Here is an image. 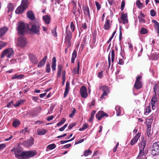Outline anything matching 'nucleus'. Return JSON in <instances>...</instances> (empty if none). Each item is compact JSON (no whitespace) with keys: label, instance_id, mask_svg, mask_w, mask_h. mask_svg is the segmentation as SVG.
Here are the masks:
<instances>
[{"label":"nucleus","instance_id":"nucleus-1","mask_svg":"<svg viewBox=\"0 0 159 159\" xmlns=\"http://www.w3.org/2000/svg\"><path fill=\"white\" fill-rule=\"evenodd\" d=\"M31 27L30 30L34 34L38 35L40 34V26L39 23L37 20L32 21L30 24Z\"/></svg>","mask_w":159,"mask_h":159},{"label":"nucleus","instance_id":"nucleus-2","mask_svg":"<svg viewBox=\"0 0 159 159\" xmlns=\"http://www.w3.org/2000/svg\"><path fill=\"white\" fill-rule=\"evenodd\" d=\"M22 148L18 146L17 148H14L11 150V151H14L15 156L19 159L24 158V152H22Z\"/></svg>","mask_w":159,"mask_h":159},{"label":"nucleus","instance_id":"nucleus-3","mask_svg":"<svg viewBox=\"0 0 159 159\" xmlns=\"http://www.w3.org/2000/svg\"><path fill=\"white\" fill-rule=\"evenodd\" d=\"M28 28V25L27 24L20 22L18 27V32L19 34L23 35H24L27 31Z\"/></svg>","mask_w":159,"mask_h":159},{"label":"nucleus","instance_id":"nucleus-4","mask_svg":"<svg viewBox=\"0 0 159 159\" xmlns=\"http://www.w3.org/2000/svg\"><path fill=\"white\" fill-rule=\"evenodd\" d=\"M27 44V42L26 38L23 36H20L18 39L17 45L23 48L25 47Z\"/></svg>","mask_w":159,"mask_h":159},{"label":"nucleus","instance_id":"nucleus-5","mask_svg":"<svg viewBox=\"0 0 159 159\" xmlns=\"http://www.w3.org/2000/svg\"><path fill=\"white\" fill-rule=\"evenodd\" d=\"M152 146L151 154L153 156L159 155V142L154 143Z\"/></svg>","mask_w":159,"mask_h":159},{"label":"nucleus","instance_id":"nucleus-6","mask_svg":"<svg viewBox=\"0 0 159 159\" xmlns=\"http://www.w3.org/2000/svg\"><path fill=\"white\" fill-rule=\"evenodd\" d=\"M14 52L13 50L11 48L6 49L4 50L1 54V58H3L5 56L7 57L10 58L13 55Z\"/></svg>","mask_w":159,"mask_h":159},{"label":"nucleus","instance_id":"nucleus-7","mask_svg":"<svg viewBox=\"0 0 159 159\" xmlns=\"http://www.w3.org/2000/svg\"><path fill=\"white\" fill-rule=\"evenodd\" d=\"M142 78V76L141 75L137 77L134 85V87L135 89H139L142 87L143 85L141 82Z\"/></svg>","mask_w":159,"mask_h":159},{"label":"nucleus","instance_id":"nucleus-8","mask_svg":"<svg viewBox=\"0 0 159 159\" xmlns=\"http://www.w3.org/2000/svg\"><path fill=\"white\" fill-rule=\"evenodd\" d=\"M37 154V152L35 150L26 151L24 152V156L23 159L29 158L33 157Z\"/></svg>","mask_w":159,"mask_h":159},{"label":"nucleus","instance_id":"nucleus-9","mask_svg":"<svg viewBox=\"0 0 159 159\" xmlns=\"http://www.w3.org/2000/svg\"><path fill=\"white\" fill-rule=\"evenodd\" d=\"M68 26L66 28V37L65 38V42L68 45V47L70 45V41L72 38V33L70 31H68Z\"/></svg>","mask_w":159,"mask_h":159},{"label":"nucleus","instance_id":"nucleus-10","mask_svg":"<svg viewBox=\"0 0 159 159\" xmlns=\"http://www.w3.org/2000/svg\"><path fill=\"white\" fill-rule=\"evenodd\" d=\"M100 89H102V90L103 92V93L101 95L100 98V100L101 101L104 98V97L105 96H107V95L109 92V90L108 87L106 86H101L100 87Z\"/></svg>","mask_w":159,"mask_h":159},{"label":"nucleus","instance_id":"nucleus-11","mask_svg":"<svg viewBox=\"0 0 159 159\" xmlns=\"http://www.w3.org/2000/svg\"><path fill=\"white\" fill-rule=\"evenodd\" d=\"M34 143V139L30 137V139L27 141L23 142V144L25 147H29L33 145Z\"/></svg>","mask_w":159,"mask_h":159},{"label":"nucleus","instance_id":"nucleus-12","mask_svg":"<svg viewBox=\"0 0 159 159\" xmlns=\"http://www.w3.org/2000/svg\"><path fill=\"white\" fill-rule=\"evenodd\" d=\"M146 141L145 140L142 141L139 144V152L144 154V150L146 146Z\"/></svg>","mask_w":159,"mask_h":159},{"label":"nucleus","instance_id":"nucleus-13","mask_svg":"<svg viewBox=\"0 0 159 159\" xmlns=\"http://www.w3.org/2000/svg\"><path fill=\"white\" fill-rule=\"evenodd\" d=\"M80 92L82 98H85L87 97L88 93L85 87L84 86H82L80 89Z\"/></svg>","mask_w":159,"mask_h":159},{"label":"nucleus","instance_id":"nucleus-14","mask_svg":"<svg viewBox=\"0 0 159 159\" xmlns=\"http://www.w3.org/2000/svg\"><path fill=\"white\" fill-rule=\"evenodd\" d=\"M141 135L140 133H138L134 136V138L131 140L130 144L132 145H134L138 140Z\"/></svg>","mask_w":159,"mask_h":159},{"label":"nucleus","instance_id":"nucleus-15","mask_svg":"<svg viewBox=\"0 0 159 159\" xmlns=\"http://www.w3.org/2000/svg\"><path fill=\"white\" fill-rule=\"evenodd\" d=\"M156 95H153L151 99V104L152 110H154L156 108L155 103L157 102Z\"/></svg>","mask_w":159,"mask_h":159},{"label":"nucleus","instance_id":"nucleus-16","mask_svg":"<svg viewBox=\"0 0 159 159\" xmlns=\"http://www.w3.org/2000/svg\"><path fill=\"white\" fill-rule=\"evenodd\" d=\"M26 15L27 17L31 19L32 21L35 20L34 19L35 18V17L34 16V14L32 11H28L26 13Z\"/></svg>","mask_w":159,"mask_h":159},{"label":"nucleus","instance_id":"nucleus-17","mask_svg":"<svg viewBox=\"0 0 159 159\" xmlns=\"http://www.w3.org/2000/svg\"><path fill=\"white\" fill-rule=\"evenodd\" d=\"M29 57L31 61L33 64H36L38 61L37 58L33 54H31L30 55Z\"/></svg>","mask_w":159,"mask_h":159},{"label":"nucleus","instance_id":"nucleus-18","mask_svg":"<svg viewBox=\"0 0 159 159\" xmlns=\"http://www.w3.org/2000/svg\"><path fill=\"white\" fill-rule=\"evenodd\" d=\"M120 19L122 20V22L124 24H126L128 22L127 16L126 14H122Z\"/></svg>","mask_w":159,"mask_h":159},{"label":"nucleus","instance_id":"nucleus-19","mask_svg":"<svg viewBox=\"0 0 159 159\" xmlns=\"http://www.w3.org/2000/svg\"><path fill=\"white\" fill-rule=\"evenodd\" d=\"M47 58L46 56H45L39 63L38 65V67H40L43 66L45 64Z\"/></svg>","mask_w":159,"mask_h":159},{"label":"nucleus","instance_id":"nucleus-20","mask_svg":"<svg viewBox=\"0 0 159 159\" xmlns=\"http://www.w3.org/2000/svg\"><path fill=\"white\" fill-rule=\"evenodd\" d=\"M25 9L22 7L20 6L16 10L15 12L16 14H20L22 13Z\"/></svg>","mask_w":159,"mask_h":159},{"label":"nucleus","instance_id":"nucleus-21","mask_svg":"<svg viewBox=\"0 0 159 159\" xmlns=\"http://www.w3.org/2000/svg\"><path fill=\"white\" fill-rule=\"evenodd\" d=\"M152 22L154 24V27L156 31L157 32V33L158 34V35H159V23L155 20H152Z\"/></svg>","mask_w":159,"mask_h":159},{"label":"nucleus","instance_id":"nucleus-22","mask_svg":"<svg viewBox=\"0 0 159 159\" xmlns=\"http://www.w3.org/2000/svg\"><path fill=\"white\" fill-rule=\"evenodd\" d=\"M43 18L46 24H48L50 23V17L49 16L47 15L44 16H43Z\"/></svg>","mask_w":159,"mask_h":159},{"label":"nucleus","instance_id":"nucleus-23","mask_svg":"<svg viewBox=\"0 0 159 159\" xmlns=\"http://www.w3.org/2000/svg\"><path fill=\"white\" fill-rule=\"evenodd\" d=\"M52 70H56V59L55 57H54L52 59Z\"/></svg>","mask_w":159,"mask_h":159},{"label":"nucleus","instance_id":"nucleus-24","mask_svg":"<svg viewBox=\"0 0 159 159\" xmlns=\"http://www.w3.org/2000/svg\"><path fill=\"white\" fill-rule=\"evenodd\" d=\"M63 68L62 66L61 65H58L57 66V76L58 77H60L61 75V73Z\"/></svg>","mask_w":159,"mask_h":159},{"label":"nucleus","instance_id":"nucleus-25","mask_svg":"<svg viewBox=\"0 0 159 159\" xmlns=\"http://www.w3.org/2000/svg\"><path fill=\"white\" fill-rule=\"evenodd\" d=\"M8 29L6 27H3L0 29V37H2L6 33Z\"/></svg>","mask_w":159,"mask_h":159},{"label":"nucleus","instance_id":"nucleus-26","mask_svg":"<svg viewBox=\"0 0 159 159\" xmlns=\"http://www.w3.org/2000/svg\"><path fill=\"white\" fill-rule=\"evenodd\" d=\"M83 10L84 14L89 18H90V11L89 8L88 7H85L83 9Z\"/></svg>","mask_w":159,"mask_h":159},{"label":"nucleus","instance_id":"nucleus-27","mask_svg":"<svg viewBox=\"0 0 159 159\" xmlns=\"http://www.w3.org/2000/svg\"><path fill=\"white\" fill-rule=\"evenodd\" d=\"M110 20L108 19L105 22L104 25V28L105 30H108L110 29L111 27V25L110 24Z\"/></svg>","mask_w":159,"mask_h":159},{"label":"nucleus","instance_id":"nucleus-28","mask_svg":"<svg viewBox=\"0 0 159 159\" xmlns=\"http://www.w3.org/2000/svg\"><path fill=\"white\" fill-rule=\"evenodd\" d=\"M77 52L75 50L72 54V56L71 59V62L72 63H74L75 60L77 57Z\"/></svg>","mask_w":159,"mask_h":159},{"label":"nucleus","instance_id":"nucleus-29","mask_svg":"<svg viewBox=\"0 0 159 159\" xmlns=\"http://www.w3.org/2000/svg\"><path fill=\"white\" fill-rule=\"evenodd\" d=\"M37 132L38 135H43L46 133V130L43 129H37Z\"/></svg>","mask_w":159,"mask_h":159},{"label":"nucleus","instance_id":"nucleus-30","mask_svg":"<svg viewBox=\"0 0 159 159\" xmlns=\"http://www.w3.org/2000/svg\"><path fill=\"white\" fill-rule=\"evenodd\" d=\"M27 3L28 1L27 0H22L20 6L26 9L28 6Z\"/></svg>","mask_w":159,"mask_h":159},{"label":"nucleus","instance_id":"nucleus-31","mask_svg":"<svg viewBox=\"0 0 159 159\" xmlns=\"http://www.w3.org/2000/svg\"><path fill=\"white\" fill-rule=\"evenodd\" d=\"M25 101V100L23 99H20L16 103L13 105L15 107H18L20 104L23 103Z\"/></svg>","mask_w":159,"mask_h":159},{"label":"nucleus","instance_id":"nucleus-32","mask_svg":"<svg viewBox=\"0 0 159 159\" xmlns=\"http://www.w3.org/2000/svg\"><path fill=\"white\" fill-rule=\"evenodd\" d=\"M7 8H8L7 12H8L12 11L14 9L13 4L10 3H9L7 5Z\"/></svg>","mask_w":159,"mask_h":159},{"label":"nucleus","instance_id":"nucleus-33","mask_svg":"<svg viewBox=\"0 0 159 159\" xmlns=\"http://www.w3.org/2000/svg\"><path fill=\"white\" fill-rule=\"evenodd\" d=\"M56 147V146L55 144L53 143L48 145L46 148L47 151H48L49 150H52L54 149Z\"/></svg>","mask_w":159,"mask_h":159},{"label":"nucleus","instance_id":"nucleus-34","mask_svg":"<svg viewBox=\"0 0 159 159\" xmlns=\"http://www.w3.org/2000/svg\"><path fill=\"white\" fill-rule=\"evenodd\" d=\"M24 76V75H17L16 74H15L13 76L11 77V79L13 80L15 79H21Z\"/></svg>","mask_w":159,"mask_h":159},{"label":"nucleus","instance_id":"nucleus-35","mask_svg":"<svg viewBox=\"0 0 159 159\" xmlns=\"http://www.w3.org/2000/svg\"><path fill=\"white\" fill-rule=\"evenodd\" d=\"M115 56V52L114 50L113 49H112L111 51V58L112 63H113L114 61ZM113 64L112 63L111 64V67L113 66Z\"/></svg>","mask_w":159,"mask_h":159},{"label":"nucleus","instance_id":"nucleus-36","mask_svg":"<svg viewBox=\"0 0 159 159\" xmlns=\"http://www.w3.org/2000/svg\"><path fill=\"white\" fill-rule=\"evenodd\" d=\"M20 121L15 120L13 122V125L14 127H16L20 124Z\"/></svg>","mask_w":159,"mask_h":159},{"label":"nucleus","instance_id":"nucleus-37","mask_svg":"<svg viewBox=\"0 0 159 159\" xmlns=\"http://www.w3.org/2000/svg\"><path fill=\"white\" fill-rule=\"evenodd\" d=\"M115 109L116 111V115L118 116H119L121 114V111L120 107L119 106H116Z\"/></svg>","mask_w":159,"mask_h":159},{"label":"nucleus","instance_id":"nucleus-38","mask_svg":"<svg viewBox=\"0 0 159 159\" xmlns=\"http://www.w3.org/2000/svg\"><path fill=\"white\" fill-rule=\"evenodd\" d=\"M88 127V124L86 123H85L79 129V130L80 131H83L87 128Z\"/></svg>","mask_w":159,"mask_h":159},{"label":"nucleus","instance_id":"nucleus-39","mask_svg":"<svg viewBox=\"0 0 159 159\" xmlns=\"http://www.w3.org/2000/svg\"><path fill=\"white\" fill-rule=\"evenodd\" d=\"M92 152L89 149L88 150H86L84 151V155L85 156H87L89 155H91Z\"/></svg>","mask_w":159,"mask_h":159},{"label":"nucleus","instance_id":"nucleus-40","mask_svg":"<svg viewBox=\"0 0 159 159\" xmlns=\"http://www.w3.org/2000/svg\"><path fill=\"white\" fill-rule=\"evenodd\" d=\"M136 5L139 8H142L143 7V4L140 2L139 0H138L136 2Z\"/></svg>","mask_w":159,"mask_h":159},{"label":"nucleus","instance_id":"nucleus-41","mask_svg":"<svg viewBox=\"0 0 159 159\" xmlns=\"http://www.w3.org/2000/svg\"><path fill=\"white\" fill-rule=\"evenodd\" d=\"M148 31L147 30L144 28H142L141 30L140 31V32L142 33V34H145L147 33Z\"/></svg>","mask_w":159,"mask_h":159},{"label":"nucleus","instance_id":"nucleus-42","mask_svg":"<svg viewBox=\"0 0 159 159\" xmlns=\"http://www.w3.org/2000/svg\"><path fill=\"white\" fill-rule=\"evenodd\" d=\"M50 71V65L49 63L47 64L46 66V72L47 73H49Z\"/></svg>","mask_w":159,"mask_h":159},{"label":"nucleus","instance_id":"nucleus-43","mask_svg":"<svg viewBox=\"0 0 159 159\" xmlns=\"http://www.w3.org/2000/svg\"><path fill=\"white\" fill-rule=\"evenodd\" d=\"M157 89H158V86L156 85H155L153 87V91L155 93L154 95H156L157 93Z\"/></svg>","mask_w":159,"mask_h":159},{"label":"nucleus","instance_id":"nucleus-44","mask_svg":"<svg viewBox=\"0 0 159 159\" xmlns=\"http://www.w3.org/2000/svg\"><path fill=\"white\" fill-rule=\"evenodd\" d=\"M75 108H73V110H72L71 111V113L69 115V116L70 118H72L74 116L75 112Z\"/></svg>","mask_w":159,"mask_h":159},{"label":"nucleus","instance_id":"nucleus-45","mask_svg":"<svg viewBox=\"0 0 159 159\" xmlns=\"http://www.w3.org/2000/svg\"><path fill=\"white\" fill-rule=\"evenodd\" d=\"M6 44V43L5 42L2 41H0V50L5 46Z\"/></svg>","mask_w":159,"mask_h":159},{"label":"nucleus","instance_id":"nucleus-46","mask_svg":"<svg viewBox=\"0 0 159 159\" xmlns=\"http://www.w3.org/2000/svg\"><path fill=\"white\" fill-rule=\"evenodd\" d=\"M96 113V111H93L91 114V116L90 118L89 119V120L90 121H91V120H92L93 118L94 115Z\"/></svg>","mask_w":159,"mask_h":159},{"label":"nucleus","instance_id":"nucleus-47","mask_svg":"<svg viewBox=\"0 0 159 159\" xmlns=\"http://www.w3.org/2000/svg\"><path fill=\"white\" fill-rule=\"evenodd\" d=\"M99 112L100 113L102 118L104 116H108V114L106 113H105L102 111H99Z\"/></svg>","mask_w":159,"mask_h":159},{"label":"nucleus","instance_id":"nucleus-48","mask_svg":"<svg viewBox=\"0 0 159 159\" xmlns=\"http://www.w3.org/2000/svg\"><path fill=\"white\" fill-rule=\"evenodd\" d=\"M65 121V120L64 118H63L62 120H61V121L59 122L57 124V125L58 126H59L63 124Z\"/></svg>","mask_w":159,"mask_h":159},{"label":"nucleus","instance_id":"nucleus-49","mask_svg":"<svg viewBox=\"0 0 159 159\" xmlns=\"http://www.w3.org/2000/svg\"><path fill=\"white\" fill-rule=\"evenodd\" d=\"M52 35L54 37L57 36V35L56 32V27H55V28L53 30H52Z\"/></svg>","mask_w":159,"mask_h":159},{"label":"nucleus","instance_id":"nucleus-50","mask_svg":"<svg viewBox=\"0 0 159 159\" xmlns=\"http://www.w3.org/2000/svg\"><path fill=\"white\" fill-rule=\"evenodd\" d=\"M96 118L99 120H100L102 118L99 112L96 114Z\"/></svg>","mask_w":159,"mask_h":159},{"label":"nucleus","instance_id":"nucleus-51","mask_svg":"<svg viewBox=\"0 0 159 159\" xmlns=\"http://www.w3.org/2000/svg\"><path fill=\"white\" fill-rule=\"evenodd\" d=\"M70 27L72 31V32H73L75 30V27L74 25V23L72 22H71L70 24Z\"/></svg>","mask_w":159,"mask_h":159},{"label":"nucleus","instance_id":"nucleus-52","mask_svg":"<svg viewBox=\"0 0 159 159\" xmlns=\"http://www.w3.org/2000/svg\"><path fill=\"white\" fill-rule=\"evenodd\" d=\"M13 101H11L7 104V107L8 108L11 107V105H13Z\"/></svg>","mask_w":159,"mask_h":159},{"label":"nucleus","instance_id":"nucleus-53","mask_svg":"<svg viewBox=\"0 0 159 159\" xmlns=\"http://www.w3.org/2000/svg\"><path fill=\"white\" fill-rule=\"evenodd\" d=\"M67 126V124H65L62 127L60 128L59 130L60 131H62Z\"/></svg>","mask_w":159,"mask_h":159},{"label":"nucleus","instance_id":"nucleus-54","mask_svg":"<svg viewBox=\"0 0 159 159\" xmlns=\"http://www.w3.org/2000/svg\"><path fill=\"white\" fill-rule=\"evenodd\" d=\"M150 13L151 16H154L156 15V12L153 9L151 10L150 11Z\"/></svg>","mask_w":159,"mask_h":159},{"label":"nucleus","instance_id":"nucleus-55","mask_svg":"<svg viewBox=\"0 0 159 159\" xmlns=\"http://www.w3.org/2000/svg\"><path fill=\"white\" fill-rule=\"evenodd\" d=\"M95 5L97 7V10H99L100 9L101 7V5L99 4L98 2H95Z\"/></svg>","mask_w":159,"mask_h":159},{"label":"nucleus","instance_id":"nucleus-56","mask_svg":"<svg viewBox=\"0 0 159 159\" xmlns=\"http://www.w3.org/2000/svg\"><path fill=\"white\" fill-rule=\"evenodd\" d=\"M84 139H81L79 140H78L75 141V144H77L81 143L84 141Z\"/></svg>","mask_w":159,"mask_h":159},{"label":"nucleus","instance_id":"nucleus-57","mask_svg":"<svg viewBox=\"0 0 159 159\" xmlns=\"http://www.w3.org/2000/svg\"><path fill=\"white\" fill-rule=\"evenodd\" d=\"M143 155L141 153H139L136 159H142L143 156Z\"/></svg>","mask_w":159,"mask_h":159},{"label":"nucleus","instance_id":"nucleus-58","mask_svg":"<svg viewBox=\"0 0 159 159\" xmlns=\"http://www.w3.org/2000/svg\"><path fill=\"white\" fill-rule=\"evenodd\" d=\"M108 63L109 65L108 68H109L110 66L111 63L110 53L109 54L108 56Z\"/></svg>","mask_w":159,"mask_h":159},{"label":"nucleus","instance_id":"nucleus-59","mask_svg":"<svg viewBox=\"0 0 159 159\" xmlns=\"http://www.w3.org/2000/svg\"><path fill=\"white\" fill-rule=\"evenodd\" d=\"M152 56L155 59L156 58H157L159 57V54H157V53H152Z\"/></svg>","mask_w":159,"mask_h":159},{"label":"nucleus","instance_id":"nucleus-60","mask_svg":"<svg viewBox=\"0 0 159 159\" xmlns=\"http://www.w3.org/2000/svg\"><path fill=\"white\" fill-rule=\"evenodd\" d=\"M69 89H70V84H69V83L68 81H67L66 82V87L65 89H67V90H69Z\"/></svg>","mask_w":159,"mask_h":159},{"label":"nucleus","instance_id":"nucleus-61","mask_svg":"<svg viewBox=\"0 0 159 159\" xmlns=\"http://www.w3.org/2000/svg\"><path fill=\"white\" fill-rule=\"evenodd\" d=\"M151 111V109H150V107L148 106V107H147L146 109V111L145 112V114L146 113H149Z\"/></svg>","mask_w":159,"mask_h":159},{"label":"nucleus","instance_id":"nucleus-62","mask_svg":"<svg viewBox=\"0 0 159 159\" xmlns=\"http://www.w3.org/2000/svg\"><path fill=\"white\" fill-rule=\"evenodd\" d=\"M125 5V2L123 1H122L121 5V11L123 10Z\"/></svg>","mask_w":159,"mask_h":159},{"label":"nucleus","instance_id":"nucleus-63","mask_svg":"<svg viewBox=\"0 0 159 159\" xmlns=\"http://www.w3.org/2000/svg\"><path fill=\"white\" fill-rule=\"evenodd\" d=\"M75 125V123H74L70 124L68 126V128L69 129H71Z\"/></svg>","mask_w":159,"mask_h":159},{"label":"nucleus","instance_id":"nucleus-64","mask_svg":"<svg viewBox=\"0 0 159 159\" xmlns=\"http://www.w3.org/2000/svg\"><path fill=\"white\" fill-rule=\"evenodd\" d=\"M103 71H101L100 72L98 73V76L99 78H102L103 75Z\"/></svg>","mask_w":159,"mask_h":159}]
</instances>
